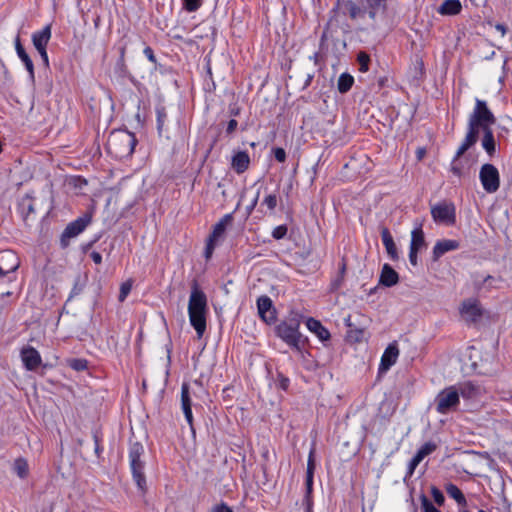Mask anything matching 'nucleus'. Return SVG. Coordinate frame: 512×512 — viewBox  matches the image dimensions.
I'll use <instances>...</instances> for the list:
<instances>
[{
	"mask_svg": "<svg viewBox=\"0 0 512 512\" xmlns=\"http://www.w3.org/2000/svg\"><path fill=\"white\" fill-rule=\"evenodd\" d=\"M144 454V447L140 442H133L129 447V460L133 480L135 481L142 495L147 492L146 477L144 474L145 463L141 460Z\"/></svg>",
	"mask_w": 512,
	"mask_h": 512,
	"instance_id": "5",
	"label": "nucleus"
},
{
	"mask_svg": "<svg viewBox=\"0 0 512 512\" xmlns=\"http://www.w3.org/2000/svg\"><path fill=\"white\" fill-rule=\"evenodd\" d=\"M288 228L286 225H279L272 231V237L276 240L283 239L287 234Z\"/></svg>",
	"mask_w": 512,
	"mask_h": 512,
	"instance_id": "47",
	"label": "nucleus"
},
{
	"mask_svg": "<svg viewBox=\"0 0 512 512\" xmlns=\"http://www.w3.org/2000/svg\"><path fill=\"white\" fill-rule=\"evenodd\" d=\"M420 501L422 512H441L434 506V504L429 500V498L424 493L420 495Z\"/></svg>",
	"mask_w": 512,
	"mask_h": 512,
	"instance_id": "39",
	"label": "nucleus"
},
{
	"mask_svg": "<svg viewBox=\"0 0 512 512\" xmlns=\"http://www.w3.org/2000/svg\"><path fill=\"white\" fill-rule=\"evenodd\" d=\"M15 50L20 58V60L23 62L28 74L29 79L34 82L35 81V72H34V64L28 53L26 52L24 46L21 43L20 36L17 35L15 38Z\"/></svg>",
	"mask_w": 512,
	"mask_h": 512,
	"instance_id": "17",
	"label": "nucleus"
},
{
	"mask_svg": "<svg viewBox=\"0 0 512 512\" xmlns=\"http://www.w3.org/2000/svg\"><path fill=\"white\" fill-rule=\"evenodd\" d=\"M462 5L459 0H445L438 9L441 15H457L461 12Z\"/></svg>",
	"mask_w": 512,
	"mask_h": 512,
	"instance_id": "26",
	"label": "nucleus"
},
{
	"mask_svg": "<svg viewBox=\"0 0 512 512\" xmlns=\"http://www.w3.org/2000/svg\"><path fill=\"white\" fill-rule=\"evenodd\" d=\"M263 204H265L269 210H274L277 206V196L275 194L266 196Z\"/></svg>",
	"mask_w": 512,
	"mask_h": 512,
	"instance_id": "51",
	"label": "nucleus"
},
{
	"mask_svg": "<svg viewBox=\"0 0 512 512\" xmlns=\"http://www.w3.org/2000/svg\"><path fill=\"white\" fill-rule=\"evenodd\" d=\"M275 385L277 388L287 391L290 385V380L282 372L277 371Z\"/></svg>",
	"mask_w": 512,
	"mask_h": 512,
	"instance_id": "40",
	"label": "nucleus"
},
{
	"mask_svg": "<svg viewBox=\"0 0 512 512\" xmlns=\"http://www.w3.org/2000/svg\"><path fill=\"white\" fill-rule=\"evenodd\" d=\"M313 78H314V73L306 74V78H305L304 84L302 86V90L307 89L311 85Z\"/></svg>",
	"mask_w": 512,
	"mask_h": 512,
	"instance_id": "61",
	"label": "nucleus"
},
{
	"mask_svg": "<svg viewBox=\"0 0 512 512\" xmlns=\"http://www.w3.org/2000/svg\"><path fill=\"white\" fill-rule=\"evenodd\" d=\"M435 404L436 411L440 414L456 411L460 404L458 389L455 386H450L441 390L435 398Z\"/></svg>",
	"mask_w": 512,
	"mask_h": 512,
	"instance_id": "6",
	"label": "nucleus"
},
{
	"mask_svg": "<svg viewBox=\"0 0 512 512\" xmlns=\"http://www.w3.org/2000/svg\"><path fill=\"white\" fill-rule=\"evenodd\" d=\"M460 242L453 239L438 240L432 250V260L438 261L445 253L457 250Z\"/></svg>",
	"mask_w": 512,
	"mask_h": 512,
	"instance_id": "15",
	"label": "nucleus"
},
{
	"mask_svg": "<svg viewBox=\"0 0 512 512\" xmlns=\"http://www.w3.org/2000/svg\"><path fill=\"white\" fill-rule=\"evenodd\" d=\"M259 317L268 325L276 323L277 312L270 297L263 295L257 299Z\"/></svg>",
	"mask_w": 512,
	"mask_h": 512,
	"instance_id": "12",
	"label": "nucleus"
},
{
	"mask_svg": "<svg viewBox=\"0 0 512 512\" xmlns=\"http://www.w3.org/2000/svg\"><path fill=\"white\" fill-rule=\"evenodd\" d=\"M479 179L483 189L487 193H495L500 187V174L498 169L491 163H485L481 166Z\"/></svg>",
	"mask_w": 512,
	"mask_h": 512,
	"instance_id": "9",
	"label": "nucleus"
},
{
	"mask_svg": "<svg viewBox=\"0 0 512 512\" xmlns=\"http://www.w3.org/2000/svg\"><path fill=\"white\" fill-rule=\"evenodd\" d=\"M207 310V296L199 287L197 280H193L188 303V314L190 324L195 329L198 338H201L206 331Z\"/></svg>",
	"mask_w": 512,
	"mask_h": 512,
	"instance_id": "2",
	"label": "nucleus"
},
{
	"mask_svg": "<svg viewBox=\"0 0 512 512\" xmlns=\"http://www.w3.org/2000/svg\"><path fill=\"white\" fill-rule=\"evenodd\" d=\"M273 155L280 163H283L286 160V151L282 147L273 148Z\"/></svg>",
	"mask_w": 512,
	"mask_h": 512,
	"instance_id": "52",
	"label": "nucleus"
},
{
	"mask_svg": "<svg viewBox=\"0 0 512 512\" xmlns=\"http://www.w3.org/2000/svg\"><path fill=\"white\" fill-rule=\"evenodd\" d=\"M250 157L246 151H237L231 159V167L237 174H242L248 170Z\"/></svg>",
	"mask_w": 512,
	"mask_h": 512,
	"instance_id": "19",
	"label": "nucleus"
},
{
	"mask_svg": "<svg viewBox=\"0 0 512 512\" xmlns=\"http://www.w3.org/2000/svg\"><path fill=\"white\" fill-rule=\"evenodd\" d=\"M437 449V444L429 441L423 444L416 452L415 456L421 461L428 455L432 454Z\"/></svg>",
	"mask_w": 512,
	"mask_h": 512,
	"instance_id": "32",
	"label": "nucleus"
},
{
	"mask_svg": "<svg viewBox=\"0 0 512 512\" xmlns=\"http://www.w3.org/2000/svg\"><path fill=\"white\" fill-rule=\"evenodd\" d=\"M489 281H496V278L491 275H487L481 279L475 278L473 280V287H474L475 291L478 293H481L482 291H486V284Z\"/></svg>",
	"mask_w": 512,
	"mask_h": 512,
	"instance_id": "36",
	"label": "nucleus"
},
{
	"mask_svg": "<svg viewBox=\"0 0 512 512\" xmlns=\"http://www.w3.org/2000/svg\"><path fill=\"white\" fill-rule=\"evenodd\" d=\"M316 468L315 458H314V449H312L309 453L308 462H307V469H306V494L304 498V502L306 505L305 512H313V499H312V492H313V478H314V472Z\"/></svg>",
	"mask_w": 512,
	"mask_h": 512,
	"instance_id": "11",
	"label": "nucleus"
},
{
	"mask_svg": "<svg viewBox=\"0 0 512 512\" xmlns=\"http://www.w3.org/2000/svg\"><path fill=\"white\" fill-rule=\"evenodd\" d=\"M237 126H238V122L237 120L235 119H231L228 123H227V127H226V134L227 135H231L236 129H237Z\"/></svg>",
	"mask_w": 512,
	"mask_h": 512,
	"instance_id": "57",
	"label": "nucleus"
},
{
	"mask_svg": "<svg viewBox=\"0 0 512 512\" xmlns=\"http://www.w3.org/2000/svg\"><path fill=\"white\" fill-rule=\"evenodd\" d=\"M216 243H217L216 240L212 241V239L208 237L207 242H206V246H205V250H204V257L207 260L212 257V254L214 252Z\"/></svg>",
	"mask_w": 512,
	"mask_h": 512,
	"instance_id": "48",
	"label": "nucleus"
},
{
	"mask_svg": "<svg viewBox=\"0 0 512 512\" xmlns=\"http://www.w3.org/2000/svg\"><path fill=\"white\" fill-rule=\"evenodd\" d=\"M38 53L41 56V59L43 61L44 66L45 67H49V57H48V54H47V50L46 49L39 50Z\"/></svg>",
	"mask_w": 512,
	"mask_h": 512,
	"instance_id": "60",
	"label": "nucleus"
},
{
	"mask_svg": "<svg viewBox=\"0 0 512 512\" xmlns=\"http://www.w3.org/2000/svg\"><path fill=\"white\" fill-rule=\"evenodd\" d=\"M92 436L95 443V454L97 458H100L102 453V447L100 446L101 438L99 436V432L97 430L94 431Z\"/></svg>",
	"mask_w": 512,
	"mask_h": 512,
	"instance_id": "53",
	"label": "nucleus"
},
{
	"mask_svg": "<svg viewBox=\"0 0 512 512\" xmlns=\"http://www.w3.org/2000/svg\"><path fill=\"white\" fill-rule=\"evenodd\" d=\"M495 29L501 33L502 36H504L507 33V26L502 23L495 24Z\"/></svg>",
	"mask_w": 512,
	"mask_h": 512,
	"instance_id": "62",
	"label": "nucleus"
},
{
	"mask_svg": "<svg viewBox=\"0 0 512 512\" xmlns=\"http://www.w3.org/2000/svg\"><path fill=\"white\" fill-rule=\"evenodd\" d=\"M431 496L437 505L442 506L444 504L445 496L443 492L436 486H431Z\"/></svg>",
	"mask_w": 512,
	"mask_h": 512,
	"instance_id": "43",
	"label": "nucleus"
},
{
	"mask_svg": "<svg viewBox=\"0 0 512 512\" xmlns=\"http://www.w3.org/2000/svg\"><path fill=\"white\" fill-rule=\"evenodd\" d=\"M343 281H344V278L342 277V275H337L334 279H332V281L330 283L329 291L332 293L338 291L340 289V287L342 286Z\"/></svg>",
	"mask_w": 512,
	"mask_h": 512,
	"instance_id": "50",
	"label": "nucleus"
},
{
	"mask_svg": "<svg viewBox=\"0 0 512 512\" xmlns=\"http://www.w3.org/2000/svg\"><path fill=\"white\" fill-rule=\"evenodd\" d=\"M478 391L479 387L474 385L472 382L463 383L458 389L459 396L461 395L466 399L474 398L478 394Z\"/></svg>",
	"mask_w": 512,
	"mask_h": 512,
	"instance_id": "29",
	"label": "nucleus"
},
{
	"mask_svg": "<svg viewBox=\"0 0 512 512\" xmlns=\"http://www.w3.org/2000/svg\"><path fill=\"white\" fill-rule=\"evenodd\" d=\"M299 327V316L294 315L278 323L274 328V332L275 335L292 350L302 352L305 345L308 343V338L300 333Z\"/></svg>",
	"mask_w": 512,
	"mask_h": 512,
	"instance_id": "3",
	"label": "nucleus"
},
{
	"mask_svg": "<svg viewBox=\"0 0 512 512\" xmlns=\"http://www.w3.org/2000/svg\"><path fill=\"white\" fill-rule=\"evenodd\" d=\"M362 317H363V315H361V314H357L355 316L349 315L345 319L346 326L349 327L350 330H354L355 327H360L358 319L362 318Z\"/></svg>",
	"mask_w": 512,
	"mask_h": 512,
	"instance_id": "49",
	"label": "nucleus"
},
{
	"mask_svg": "<svg viewBox=\"0 0 512 512\" xmlns=\"http://www.w3.org/2000/svg\"><path fill=\"white\" fill-rule=\"evenodd\" d=\"M68 366L71 369H73L77 372H80V371H84L87 369L88 362L85 359L73 358L68 361Z\"/></svg>",
	"mask_w": 512,
	"mask_h": 512,
	"instance_id": "38",
	"label": "nucleus"
},
{
	"mask_svg": "<svg viewBox=\"0 0 512 512\" xmlns=\"http://www.w3.org/2000/svg\"><path fill=\"white\" fill-rule=\"evenodd\" d=\"M143 53L147 57V59L155 65V71L161 70L163 66L157 62L154 51L150 46H146L143 50Z\"/></svg>",
	"mask_w": 512,
	"mask_h": 512,
	"instance_id": "42",
	"label": "nucleus"
},
{
	"mask_svg": "<svg viewBox=\"0 0 512 512\" xmlns=\"http://www.w3.org/2000/svg\"><path fill=\"white\" fill-rule=\"evenodd\" d=\"M416 153H417V159L421 160L424 157L426 151L424 148H419Z\"/></svg>",
	"mask_w": 512,
	"mask_h": 512,
	"instance_id": "64",
	"label": "nucleus"
},
{
	"mask_svg": "<svg viewBox=\"0 0 512 512\" xmlns=\"http://www.w3.org/2000/svg\"><path fill=\"white\" fill-rule=\"evenodd\" d=\"M115 73L121 77H128L131 82L135 83L134 77L129 73L128 67L125 63V59H118L115 65Z\"/></svg>",
	"mask_w": 512,
	"mask_h": 512,
	"instance_id": "33",
	"label": "nucleus"
},
{
	"mask_svg": "<svg viewBox=\"0 0 512 512\" xmlns=\"http://www.w3.org/2000/svg\"><path fill=\"white\" fill-rule=\"evenodd\" d=\"M90 257L93 260V262L97 265L102 263V255L97 251H92L90 253Z\"/></svg>",
	"mask_w": 512,
	"mask_h": 512,
	"instance_id": "59",
	"label": "nucleus"
},
{
	"mask_svg": "<svg viewBox=\"0 0 512 512\" xmlns=\"http://www.w3.org/2000/svg\"><path fill=\"white\" fill-rule=\"evenodd\" d=\"M420 462H421V460L419 458H417L415 455L412 457V459L408 463L407 472H406L404 480H406L407 478H410L414 474V471H415L416 467L420 464Z\"/></svg>",
	"mask_w": 512,
	"mask_h": 512,
	"instance_id": "44",
	"label": "nucleus"
},
{
	"mask_svg": "<svg viewBox=\"0 0 512 512\" xmlns=\"http://www.w3.org/2000/svg\"><path fill=\"white\" fill-rule=\"evenodd\" d=\"M14 471L20 478H26L29 473L27 461L24 458L16 459L14 462Z\"/></svg>",
	"mask_w": 512,
	"mask_h": 512,
	"instance_id": "31",
	"label": "nucleus"
},
{
	"mask_svg": "<svg viewBox=\"0 0 512 512\" xmlns=\"http://www.w3.org/2000/svg\"><path fill=\"white\" fill-rule=\"evenodd\" d=\"M202 5V0H182L183 9L187 12H195Z\"/></svg>",
	"mask_w": 512,
	"mask_h": 512,
	"instance_id": "41",
	"label": "nucleus"
},
{
	"mask_svg": "<svg viewBox=\"0 0 512 512\" xmlns=\"http://www.w3.org/2000/svg\"><path fill=\"white\" fill-rule=\"evenodd\" d=\"M51 39V25H46L42 30L32 34V43L37 51L47 48Z\"/></svg>",
	"mask_w": 512,
	"mask_h": 512,
	"instance_id": "21",
	"label": "nucleus"
},
{
	"mask_svg": "<svg viewBox=\"0 0 512 512\" xmlns=\"http://www.w3.org/2000/svg\"><path fill=\"white\" fill-rule=\"evenodd\" d=\"M138 140L128 130L113 131L107 141L108 152L117 159L123 160L132 156Z\"/></svg>",
	"mask_w": 512,
	"mask_h": 512,
	"instance_id": "4",
	"label": "nucleus"
},
{
	"mask_svg": "<svg viewBox=\"0 0 512 512\" xmlns=\"http://www.w3.org/2000/svg\"><path fill=\"white\" fill-rule=\"evenodd\" d=\"M234 220L233 213H228L224 215L214 226L209 238L218 241L226 232V229L229 225L232 224Z\"/></svg>",
	"mask_w": 512,
	"mask_h": 512,
	"instance_id": "22",
	"label": "nucleus"
},
{
	"mask_svg": "<svg viewBox=\"0 0 512 512\" xmlns=\"http://www.w3.org/2000/svg\"><path fill=\"white\" fill-rule=\"evenodd\" d=\"M182 411L184 413V416H185V419H186L188 425L190 426L191 430L194 432L192 407L182 408Z\"/></svg>",
	"mask_w": 512,
	"mask_h": 512,
	"instance_id": "54",
	"label": "nucleus"
},
{
	"mask_svg": "<svg viewBox=\"0 0 512 512\" xmlns=\"http://www.w3.org/2000/svg\"><path fill=\"white\" fill-rule=\"evenodd\" d=\"M306 326L324 344L330 340L331 334L329 330L319 320L310 317L306 321Z\"/></svg>",
	"mask_w": 512,
	"mask_h": 512,
	"instance_id": "20",
	"label": "nucleus"
},
{
	"mask_svg": "<svg viewBox=\"0 0 512 512\" xmlns=\"http://www.w3.org/2000/svg\"><path fill=\"white\" fill-rule=\"evenodd\" d=\"M399 349L396 342L390 343L385 349L379 365V374L386 373L397 361Z\"/></svg>",
	"mask_w": 512,
	"mask_h": 512,
	"instance_id": "14",
	"label": "nucleus"
},
{
	"mask_svg": "<svg viewBox=\"0 0 512 512\" xmlns=\"http://www.w3.org/2000/svg\"><path fill=\"white\" fill-rule=\"evenodd\" d=\"M212 512H234L226 503L221 502L213 507Z\"/></svg>",
	"mask_w": 512,
	"mask_h": 512,
	"instance_id": "55",
	"label": "nucleus"
},
{
	"mask_svg": "<svg viewBox=\"0 0 512 512\" xmlns=\"http://www.w3.org/2000/svg\"><path fill=\"white\" fill-rule=\"evenodd\" d=\"M84 287L85 282L81 279L80 275H77V277L74 280V284L67 301H70L75 296L80 295L83 292Z\"/></svg>",
	"mask_w": 512,
	"mask_h": 512,
	"instance_id": "37",
	"label": "nucleus"
},
{
	"mask_svg": "<svg viewBox=\"0 0 512 512\" xmlns=\"http://www.w3.org/2000/svg\"><path fill=\"white\" fill-rule=\"evenodd\" d=\"M461 313L467 315L471 322H476L482 316V310L476 299H467L462 302Z\"/></svg>",
	"mask_w": 512,
	"mask_h": 512,
	"instance_id": "18",
	"label": "nucleus"
},
{
	"mask_svg": "<svg viewBox=\"0 0 512 512\" xmlns=\"http://www.w3.org/2000/svg\"><path fill=\"white\" fill-rule=\"evenodd\" d=\"M399 280V273L390 264L385 263L380 272L379 285L390 288L397 285Z\"/></svg>",
	"mask_w": 512,
	"mask_h": 512,
	"instance_id": "16",
	"label": "nucleus"
},
{
	"mask_svg": "<svg viewBox=\"0 0 512 512\" xmlns=\"http://www.w3.org/2000/svg\"><path fill=\"white\" fill-rule=\"evenodd\" d=\"M496 123V117L483 100L476 99L475 108L469 116L466 136L456 151L452 160L451 172L458 177L462 176V167L459 159L471 149L479 139L480 130L491 128Z\"/></svg>",
	"mask_w": 512,
	"mask_h": 512,
	"instance_id": "1",
	"label": "nucleus"
},
{
	"mask_svg": "<svg viewBox=\"0 0 512 512\" xmlns=\"http://www.w3.org/2000/svg\"><path fill=\"white\" fill-rule=\"evenodd\" d=\"M192 407V400L190 397V387L187 382L181 386V408Z\"/></svg>",
	"mask_w": 512,
	"mask_h": 512,
	"instance_id": "35",
	"label": "nucleus"
},
{
	"mask_svg": "<svg viewBox=\"0 0 512 512\" xmlns=\"http://www.w3.org/2000/svg\"><path fill=\"white\" fill-rule=\"evenodd\" d=\"M259 195H260V192L258 191L256 196L254 197V199L252 200L251 204H249L247 207H246V213H247V216H249L252 211L255 209L257 203H258V199H259Z\"/></svg>",
	"mask_w": 512,
	"mask_h": 512,
	"instance_id": "58",
	"label": "nucleus"
},
{
	"mask_svg": "<svg viewBox=\"0 0 512 512\" xmlns=\"http://www.w3.org/2000/svg\"><path fill=\"white\" fill-rule=\"evenodd\" d=\"M131 289H132V284L130 282L127 281V282L122 283L121 287H120V292L118 295V300L120 302H123L127 298Z\"/></svg>",
	"mask_w": 512,
	"mask_h": 512,
	"instance_id": "46",
	"label": "nucleus"
},
{
	"mask_svg": "<svg viewBox=\"0 0 512 512\" xmlns=\"http://www.w3.org/2000/svg\"><path fill=\"white\" fill-rule=\"evenodd\" d=\"M358 64H359V71L360 72H367L369 70V65H370V62H371V58H370V55L365 52V51H359L357 53V58H356Z\"/></svg>",
	"mask_w": 512,
	"mask_h": 512,
	"instance_id": "34",
	"label": "nucleus"
},
{
	"mask_svg": "<svg viewBox=\"0 0 512 512\" xmlns=\"http://www.w3.org/2000/svg\"><path fill=\"white\" fill-rule=\"evenodd\" d=\"M481 131L483 132V137L481 139L482 148L485 150L489 158H493L496 154L497 142L492 128H486Z\"/></svg>",
	"mask_w": 512,
	"mask_h": 512,
	"instance_id": "23",
	"label": "nucleus"
},
{
	"mask_svg": "<svg viewBox=\"0 0 512 512\" xmlns=\"http://www.w3.org/2000/svg\"><path fill=\"white\" fill-rule=\"evenodd\" d=\"M431 215L436 223L454 225L456 222V209L453 203L441 202L431 207Z\"/></svg>",
	"mask_w": 512,
	"mask_h": 512,
	"instance_id": "10",
	"label": "nucleus"
},
{
	"mask_svg": "<svg viewBox=\"0 0 512 512\" xmlns=\"http://www.w3.org/2000/svg\"><path fill=\"white\" fill-rule=\"evenodd\" d=\"M156 122L159 136L163 135L165 122L167 121L166 108L163 105L156 106Z\"/></svg>",
	"mask_w": 512,
	"mask_h": 512,
	"instance_id": "30",
	"label": "nucleus"
},
{
	"mask_svg": "<svg viewBox=\"0 0 512 512\" xmlns=\"http://www.w3.org/2000/svg\"><path fill=\"white\" fill-rule=\"evenodd\" d=\"M365 334L364 327H355L354 330H349L348 336L354 339L355 342H361Z\"/></svg>",
	"mask_w": 512,
	"mask_h": 512,
	"instance_id": "45",
	"label": "nucleus"
},
{
	"mask_svg": "<svg viewBox=\"0 0 512 512\" xmlns=\"http://www.w3.org/2000/svg\"><path fill=\"white\" fill-rule=\"evenodd\" d=\"M446 492L447 494L453 498L458 505L465 506L466 505V498L463 494V492L458 488L457 485L453 483H449L446 485Z\"/></svg>",
	"mask_w": 512,
	"mask_h": 512,
	"instance_id": "28",
	"label": "nucleus"
},
{
	"mask_svg": "<svg viewBox=\"0 0 512 512\" xmlns=\"http://www.w3.org/2000/svg\"><path fill=\"white\" fill-rule=\"evenodd\" d=\"M427 247V243L425 240V235L422 229V226L419 225L411 232V241L410 247L411 249L421 251L423 248Z\"/></svg>",
	"mask_w": 512,
	"mask_h": 512,
	"instance_id": "25",
	"label": "nucleus"
},
{
	"mask_svg": "<svg viewBox=\"0 0 512 512\" xmlns=\"http://www.w3.org/2000/svg\"><path fill=\"white\" fill-rule=\"evenodd\" d=\"M354 84V77L349 73H342L337 81V89L339 93H347Z\"/></svg>",
	"mask_w": 512,
	"mask_h": 512,
	"instance_id": "27",
	"label": "nucleus"
},
{
	"mask_svg": "<svg viewBox=\"0 0 512 512\" xmlns=\"http://www.w3.org/2000/svg\"><path fill=\"white\" fill-rule=\"evenodd\" d=\"M240 111H241L240 107H238L236 105L229 107V115L230 116L236 117L240 114Z\"/></svg>",
	"mask_w": 512,
	"mask_h": 512,
	"instance_id": "63",
	"label": "nucleus"
},
{
	"mask_svg": "<svg viewBox=\"0 0 512 512\" xmlns=\"http://www.w3.org/2000/svg\"><path fill=\"white\" fill-rule=\"evenodd\" d=\"M92 222V212H85L82 216L68 223L60 236V247L66 249L70 244V239L81 234Z\"/></svg>",
	"mask_w": 512,
	"mask_h": 512,
	"instance_id": "7",
	"label": "nucleus"
},
{
	"mask_svg": "<svg viewBox=\"0 0 512 512\" xmlns=\"http://www.w3.org/2000/svg\"><path fill=\"white\" fill-rule=\"evenodd\" d=\"M20 354L23 365L28 371H35L42 365L41 356L34 347L30 345L24 346Z\"/></svg>",
	"mask_w": 512,
	"mask_h": 512,
	"instance_id": "13",
	"label": "nucleus"
},
{
	"mask_svg": "<svg viewBox=\"0 0 512 512\" xmlns=\"http://www.w3.org/2000/svg\"><path fill=\"white\" fill-rule=\"evenodd\" d=\"M418 252L417 250L409 248V261L412 266H417L418 264Z\"/></svg>",
	"mask_w": 512,
	"mask_h": 512,
	"instance_id": "56",
	"label": "nucleus"
},
{
	"mask_svg": "<svg viewBox=\"0 0 512 512\" xmlns=\"http://www.w3.org/2000/svg\"><path fill=\"white\" fill-rule=\"evenodd\" d=\"M20 265L17 254L12 250L0 251V284L4 279L8 278V275L14 273ZM10 291L0 290V297L4 298L10 296Z\"/></svg>",
	"mask_w": 512,
	"mask_h": 512,
	"instance_id": "8",
	"label": "nucleus"
},
{
	"mask_svg": "<svg viewBox=\"0 0 512 512\" xmlns=\"http://www.w3.org/2000/svg\"><path fill=\"white\" fill-rule=\"evenodd\" d=\"M381 238H382V242L386 248L387 254L390 256V258L394 261L398 260L399 255H398L397 247H396V244H395L393 237L388 228H386V227L382 228Z\"/></svg>",
	"mask_w": 512,
	"mask_h": 512,
	"instance_id": "24",
	"label": "nucleus"
}]
</instances>
